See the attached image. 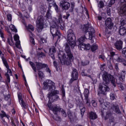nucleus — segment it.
<instances>
[{
    "mask_svg": "<svg viewBox=\"0 0 126 126\" xmlns=\"http://www.w3.org/2000/svg\"><path fill=\"white\" fill-rule=\"evenodd\" d=\"M75 39V34H74L73 31L72 30H69L67 32V43L65 46L64 50L65 53L63 54V52L61 51L60 54H59V58L62 64L71 65V62L73 61L74 57L72 54H71L69 46H70L72 49L75 47L76 45ZM62 55H63L62 57Z\"/></svg>",
    "mask_w": 126,
    "mask_h": 126,
    "instance_id": "f257e3e1",
    "label": "nucleus"
},
{
    "mask_svg": "<svg viewBox=\"0 0 126 126\" xmlns=\"http://www.w3.org/2000/svg\"><path fill=\"white\" fill-rule=\"evenodd\" d=\"M102 79L103 80V84H100L98 88V95L100 94H103V95H106L107 92L110 91V88L105 84H109L110 81L113 84H115V78L112 75L108 74L107 73H104L102 75Z\"/></svg>",
    "mask_w": 126,
    "mask_h": 126,
    "instance_id": "f03ea898",
    "label": "nucleus"
},
{
    "mask_svg": "<svg viewBox=\"0 0 126 126\" xmlns=\"http://www.w3.org/2000/svg\"><path fill=\"white\" fill-rule=\"evenodd\" d=\"M43 89L44 90H47L49 89V91H51L47 94V97L49 98V101L51 102H54V101H57L59 99V96L56 95V94L59 93V91H55L53 89V87L55 86V83L51 80H47L43 83Z\"/></svg>",
    "mask_w": 126,
    "mask_h": 126,
    "instance_id": "7ed1b4c3",
    "label": "nucleus"
},
{
    "mask_svg": "<svg viewBox=\"0 0 126 126\" xmlns=\"http://www.w3.org/2000/svg\"><path fill=\"white\" fill-rule=\"evenodd\" d=\"M55 25H52L50 28V32L53 37V39L56 38L59 40V39H61L62 38V34H61V32L58 31V25H57V23H63V20L62 19V15H60L59 16V21L55 22Z\"/></svg>",
    "mask_w": 126,
    "mask_h": 126,
    "instance_id": "20e7f679",
    "label": "nucleus"
},
{
    "mask_svg": "<svg viewBox=\"0 0 126 126\" xmlns=\"http://www.w3.org/2000/svg\"><path fill=\"white\" fill-rule=\"evenodd\" d=\"M30 64L32 66V69H33L34 71H35V72H36L37 70H38V75L39 77V78L42 79L44 77V73L39 70L44 67H47V64H43L40 63H36V67H35V64L31 62H30Z\"/></svg>",
    "mask_w": 126,
    "mask_h": 126,
    "instance_id": "39448f33",
    "label": "nucleus"
},
{
    "mask_svg": "<svg viewBox=\"0 0 126 126\" xmlns=\"http://www.w3.org/2000/svg\"><path fill=\"white\" fill-rule=\"evenodd\" d=\"M82 29L83 32L85 33H87V32H89V37L88 39H89V40H91L93 37H94L95 35V30L92 26H91V25L89 24L84 25L82 26Z\"/></svg>",
    "mask_w": 126,
    "mask_h": 126,
    "instance_id": "423d86ee",
    "label": "nucleus"
},
{
    "mask_svg": "<svg viewBox=\"0 0 126 126\" xmlns=\"http://www.w3.org/2000/svg\"><path fill=\"white\" fill-rule=\"evenodd\" d=\"M44 17L42 16H39L36 21V29L38 32H41L43 29L44 26Z\"/></svg>",
    "mask_w": 126,
    "mask_h": 126,
    "instance_id": "0eeeda50",
    "label": "nucleus"
},
{
    "mask_svg": "<svg viewBox=\"0 0 126 126\" xmlns=\"http://www.w3.org/2000/svg\"><path fill=\"white\" fill-rule=\"evenodd\" d=\"M71 79L70 80V83H72L74 80H77L78 78V73H77V70L73 68L72 74H71Z\"/></svg>",
    "mask_w": 126,
    "mask_h": 126,
    "instance_id": "6e6552de",
    "label": "nucleus"
},
{
    "mask_svg": "<svg viewBox=\"0 0 126 126\" xmlns=\"http://www.w3.org/2000/svg\"><path fill=\"white\" fill-rule=\"evenodd\" d=\"M60 6L63 10H67L70 7V3L66 1H61Z\"/></svg>",
    "mask_w": 126,
    "mask_h": 126,
    "instance_id": "1a4fd4ad",
    "label": "nucleus"
},
{
    "mask_svg": "<svg viewBox=\"0 0 126 126\" xmlns=\"http://www.w3.org/2000/svg\"><path fill=\"white\" fill-rule=\"evenodd\" d=\"M105 25L109 29H112L114 26V24L112 22V19L108 18L105 21Z\"/></svg>",
    "mask_w": 126,
    "mask_h": 126,
    "instance_id": "9d476101",
    "label": "nucleus"
},
{
    "mask_svg": "<svg viewBox=\"0 0 126 126\" xmlns=\"http://www.w3.org/2000/svg\"><path fill=\"white\" fill-rule=\"evenodd\" d=\"M14 39L16 41V47L18 49H21V45H20V40H19V36L17 34L15 35Z\"/></svg>",
    "mask_w": 126,
    "mask_h": 126,
    "instance_id": "9b49d317",
    "label": "nucleus"
},
{
    "mask_svg": "<svg viewBox=\"0 0 126 126\" xmlns=\"http://www.w3.org/2000/svg\"><path fill=\"white\" fill-rule=\"evenodd\" d=\"M7 65L8 67H7L6 65H5V66L7 69V73L6 74V76L7 77L8 82H10V78H9V75H12V71H11V70L9 69V66H8V64L7 63Z\"/></svg>",
    "mask_w": 126,
    "mask_h": 126,
    "instance_id": "f8f14e48",
    "label": "nucleus"
},
{
    "mask_svg": "<svg viewBox=\"0 0 126 126\" xmlns=\"http://www.w3.org/2000/svg\"><path fill=\"white\" fill-rule=\"evenodd\" d=\"M114 60L115 61H117L118 63H123V64L124 65H126V63H126V60H125L123 59H122L121 57H119L118 55H115L114 57Z\"/></svg>",
    "mask_w": 126,
    "mask_h": 126,
    "instance_id": "ddd939ff",
    "label": "nucleus"
},
{
    "mask_svg": "<svg viewBox=\"0 0 126 126\" xmlns=\"http://www.w3.org/2000/svg\"><path fill=\"white\" fill-rule=\"evenodd\" d=\"M115 46L117 50H121L123 48V41L122 40L117 41L115 43Z\"/></svg>",
    "mask_w": 126,
    "mask_h": 126,
    "instance_id": "4468645a",
    "label": "nucleus"
},
{
    "mask_svg": "<svg viewBox=\"0 0 126 126\" xmlns=\"http://www.w3.org/2000/svg\"><path fill=\"white\" fill-rule=\"evenodd\" d=\"M0 57L1 59H2V61L3 62V63L4 65H6L7 67H8L7 66V62H6V60L4 58V54L2 53V52H1V50L0 49Z\"/></svg>",
    "mask_w": 126,
    "mask_h": 126,
    "instance_id": "2eb2a0df",
    "label": "nucleus"
},
{
    "mask_svg": "<svg viewBox=\"0 0 126 126\" xmlns=\"http://www.w3.org/2000/svg\"><path fill=\"white\" fill-rule=\"evenodd\" d=\"M51 110L53 111L54 114L57 115L58 112L60 111L61 109L60 108V107L57 106V105H54L51 107Z\"/></svg>",
    "mask_w": 126,
    "mask_h": 126,
    "instance_id": "dca6fc26",
    "label": "nucleus"
},
{
    "mask_svg": "<svg viewBox=\"0 0 126 126\" xmlns=\"http://www.w3.org/2000/svg\"><path fill=\"white\" fill-rule=\"evenodd\" d=\"M126 27L123 26H120V30H119V33L120 35L124 36V35H126Z\"/></svg>",
    "mask_w": 126,
    "mask_h": 126,
    "instance_id": "f3484780",
    "label": "nucleus"
},
{
    "mask_svg": "<svg viewBox=\"0 0 126 126\" xmlns=\"http://www.w3.org/2000/svg\"><path fill=\"white\" fill-rule=\"evenodd\" d=\"M54 53H56V48L55 47H52L49 50V55H51V58L53 60H55V56H54Z\"/></svg>",
    "mask_w": 126,
    "mask_h": 126,
    "instance_id": "a211bd4d",
    "label": "nucleus"
},
{
    "mask_svg": "<svg viewBox=\"0 0 126 126\" xmlns=\"http://www.w3.org/2000/svg\"><path fill=\"white\" fill-rule=\"evenodd\" d=\"M120 13L121 14H124V15H126V4L122 7L120 11Z\"/></svg>",
    "mask_w": 126,
    "mask_h": 126,
    "instance_id": "6ab92c4d",
    "label": "nucleus"
},
{
    "mask_svg": "<svg viewBox=\"0 0 126 126\" xmlns=\"http://www.w3.org/2000/svg\"><path fill=\"white\" fill-rule=\"evenodd\" d=\"M19 103L21 105L22 108H24V109H27V108H28V104L24 102L23 100H21L20 101H19Z\"/></svg>",
    "mask_w": 126,
    "mask_h": 126,
    "instance_id": "aec40b11",
    "label": "nucleus"
},
{
    "mask_svg": "<svg viewBox=\"0 0 126 126\" xmlns=\"http://www.w3.org/2000/svg\"><path fill=\"white\" fill-rule=\"evenodd\" d=\"M1 113H0V117L2 120H3V119L4 118V117L7 118V119H9V115H7L6 113H5V112H4L3 111H1Z\"/></svg>",
    "mask_w": 126,
    "mask_h": 126,
    "instance_id": "412c9836",
    "label": "nucleus"
},
{
    "mask_svg": "<svg viewBox=\"0 0 126 126\" xmlns=\"http://www.w3.org/2000/svg\"><path fill=\"white\" fill-rule=\"evenodd\" d=\"M29 35L31 39L30 41L31 43L32 44V45H35V41L34 40V38H33L34 37V34H33V33H32L31 32H30Z\"/></svg>",
    "mask_w": 126,
    "mask_h": 126,
    "instance_id": "4be33fe9",
    "label": "nucleus"
},
{
    "mask_svg": "<svg viewBox=\"0 0 126 126\" xmlns=\"http://www.w3.org/2000/svg\"><path fill=\"white\" fill-rule=\"evenodd\" d=\"M90 119H91V120H95V119H97V115H96V113L93 112H91L90 114Z\"/></svg>",
    "mask_w": 126,
    "mask_h": 126,
    "instance_id": "5701e85b",
    "label": "nucleus"
},
{
    "mask_svg": "<svg viewBox=\"0 0 126 126\" xmlns=\"http://www.w3.org/2000/svg\"><path fill=\"white\" fill-rule=\"evenodd\" d=\"M48 9V7L47 5H43L40 7V11L41 13H44V12H46L47 9Z\"/></svg>",
    "mask_w": 126,
    "mask_h": 126,
    "instance_id": "b1692460",
    "label": "nucleus"
},
{
    "mask_svg": "<svg viewBox=\"0 0 126 126\" xmlns=\"http://www.w3.org/2000/svg\"><path fill=\"white\" fill-rule=\"evenodd\" d=\"M9 28L12 31V32H15V33H17V29L15 27V26L14 25H10L9 26Z\"/></svg>",
    "mask_w": 126,
    "mask_h": 126,
    "instance_id": "393cba45",
    "label": "nucleus"
},
{
    "mask_svg": "<svg viewBox=\"0 0 126 126\" xmlns=\"http://www.w3.org/2000/svg\"><path fill=\"white\" fill-rule=\"evenodd\" d=\"M87 39V37H86V35H85L84 36H82L78 39V42L79 44L83 43V42H85V41Z\"/></svg>",
    "mask_w": 126,
    "mask_h": 126,
    "instance_id": "a878e982",
    "label": "nucleus"
},
{
    "mask_svg": "<svg viewBox=\"0 0 126 126\" xmlns=\"http://www.w3.org/2000/svg\"><path fill=\"white\" fill-rule=\"evenodd\" d=\"M102 116L103 119H105V120H107V119H109V118H111V116H112V114H111L110 112L107 113L106 114V116H104V114H103V112H102Z\"/></svg>",
    "mask_w": 126,
    "mask_h": 126,
    "instance_id": "bb28decb",
    "label": "nucleus"
},
{
    "mask_svg": "<svg viewBox=\"0 0 126 126\" xmlns=\"http://www.w3.org/2000/svg\"><path fill=\"white\" fill-rule=\"evenodd\" d=\"M26 28L28 31H34V27L31 24H29L28 26H26Z\"/></svg>",
    "mask_w": 126,
    "mask_h": 126,
    "instance_id": "cd10ccee",
    "label": "nucleus"
},
{
    "mask_svg": "<svg viewBox=\"0 0 126 126\" xmlns=\"http://www.w3.org/2000/svg\"><path fill=\"white\" fill-rule=\"evenodd\" d=\"M97 49H98V45H97L96 44H94L92 45L91 47V51H92V52H95V51H96V50H97Z\"/></svg>",
    "mask_w": 126,
    "mask_h": 126,
    "instance_id": "c85d7f7f",
    "label": "nucleus"
},
{
    "mask_svg": "<svg viewBox=\"0 0 126 126\" xmlns=\"http://www.w3.org/2000/svg\"><path fill=\"white\" fill-rule=\"evenodd\" d=\"M18 124H19V122L16 118L12 120V126H16V125H18Z\"/></svg>",
    "mask_w": 126,
    "mask_h": 126,
    "instance_id": "c756f323",
    "label": "nucleus"
},
{
    "mask_svg": "<svg viewBox=\"0 0 126 126\" xmlns=\"http://www.w3.org/2000/svg\"><path fill=\"white\" fill-rule=\"evenodd\" d=\"M79 49L81 50V51H84L85 50V44L84 43H79Z\"/></svg>",
    "mask_w": 126,
    "mask_h": 126,
    "instance_id": "7c9ffc66",
    "label": "nucleus"
},
{
    "mask_svg": "<svg viewBox=\"0 0 126 126\" xmlns=\"http://www.w3.org/2000/svg\"><path fill=\"white\" fill-rule=\"evenodd\" d=\"M46 17L48 19H50V18H52V14L51 13V11H50V8H49V10L46 13Z\"/></svg>",
    "mask_w": 126,
    "mask_h": 126,
    "instance_id": "2f4dec72",
    "label": "nucleus"
},
{
    "mask_svg": "<svg viewBox=\"0 0 126 126\" xmlns=\"http://www.w3.org/2000/svg\"><path fill=\"white\" fill-rule=\"evenodd\" d=\"M104 5L105 4L103 1H99V3H98V7H99V8H103Z\"/></svg>",
    "mask_w": 126,
    "mask_h": 126,
    "instance_id": "473e14b6",
    "label": "nucleus"
},
{
    "mask_svg": "<svg viewBox=\"0 0 126 126\" xmlns=\"http://www.w3.org/2000/svg\"><path fill=\"white\" fill-rule=\"evenodd\" d=\"M114 110L115 111L117 114H120L121 111H120V109H119V106L116 105L114 106Z\"/></svg>",
    "mask_w": 126,
    "mask_h": 126,
    "instance_id": "72a5a7b5",
    "label": "nucleus"
},
{
    "mask_svg": "<svg viewBox=\"0 0 126 126\" xmlns=\"http://www.w3.org/2000/svg\"><path fill=\"white\" fill-rule=\"evenodd\" d=\"M120 24L121 26H124L126 24V19H122L120 21Z\"/></svg>",
    "mask_w": 126,
    "mask_h": 126,
    "instance_id": "f704fd0d",
    "label": "nucleus"
},
{
    "mask_svg": "<svg viewBox=\"0 0 126 126\" xmlns=\"http://www.w3.org/2000/svg\"><path fill=\"white\" fill-rule=\"evenodd\" d=\"M52 5L54 6L55 10L57 12L59 11V7H58V5L57 4H56V3H55V2L53 1V2H52Z\"/></svg>",
    "mask_w": 126,
    "mask_h": 126,
    "instance_id": "c9c22d12",
    "label": "nucleus"
},
{
    "mask_svg": "<svg viewBox=\"0 0 126 126\" xmlns=\"http://www.w3.org/2000/svg\"><path fill=\"white\" fill-rule=\"evenodd\" d=\"M7 42L10 46H13V40L12 38H8Z\"/></svg>",
    "mask_w": 126,
    "mask_h": 126,
    "instance_id": "e433bc0d",
    "label": "nucleus"
},
{
    "mask_svg": "<svg viewBox=\"0 0 126 126\" xmlns=\"http://www.w3.org/2000/svg\"><path fill=\"white\" fill-rule=\"evenodd\" d=\"M122 73L123 75L120 77V80L121 79H122V80L124 81V80H125V77H126V71H123Z\"/></svg>",
    "mask_w": 126,
    "mask_h": 126,
    "instance_id": "4c0bfd02",
    "label": "nucleus"
},
{
    "mask_svg": "<svg viewBox=\"0 0 126 126\" xmlns=\"http://www.w3.org/2000/svg\"><path fill=\"white\" fill-rule=\"evenodd\" d=\"M84 94L86 97H88V95L89 94V91L88 89H86L84 92Z\"/></svg>",
    "mask_w": 126,
    "mask_h": 126,
    "instance_id": "58836bf2",
    "label": "nucleus"
},
{
    "mask_svg": "<svg viewBox=\"0 0 126 126\" xmlns=\"http://www.w3.org/2000/svg\"><path fill=\"white\" fill-rule=\"evenodd\" d=\"M80 109L81 110V114L82 116H83L84 115V113H85V107H83L82 108H81V106L80 107Z\"/></svg>",
    "mask_w": 126,
    "mask_h": 126,
    "instance_id": "ea45409f",
    "label": "nucleus"
},
{
    "mask_svg": "<svg viewBox=\"0 0 126 126\" xmlns=\"http://www.w3.org/2000/svg\"><path fill=\"white\" fill-rule=\"evenodd\" d=\"M18 97L19 102L21 101V100H23L22 98V94H21V93H18Z\"/></svg>",
    "mask_w": 126,
    "mask_h": 126,
    "instance_id": "a19ab883",
    "label": "nucleus"
},
{
    "mask_svg": "<svg viewBox=\"0 0 126 126\" xmlns=\"http://www.w3.org/2000/svg\"><path fill=\"white\" fill-rule=\"evenodd\" d=\"M37 56L39 57V58H42L43 57H45V54L42 52H38Z\"/></svg>",
    "mask_w": 126,
    "mask_h": 126,
    "instance_id": "79ce46f5",
    "label": "nucleus"
},
{
    "mask_svg": "<svg viewBox=\"0 0 126 126\" xmlns=\"http://www.w3.org/2000/svg\"><path fill=\"white\" fill-rule=\"evenodd\" d=\"M40 44H44V43H47V40L44 38H41L39 40Z\"/></svg>",
    "mask_w": 126,
    "mask_h": 126,
    "instance_id": "37998d69",
    "label": "nucleus"
},
{
    "mask_svg": "<svg viewBox=\"0 0 126 126\" xmlns=\"http://www.w3.org/2000/svg\"><path fill=\"white\" fill-rule=\"evenodd\" d=\"M7 20H8V21H11L12 19V17L11 16V14H8L7 15Z\"/></svg>",
    "mask_w": 126,
    "mask_h": 126,
    "instance_id": "c03bdc74",
    "label": "nucleus"
},
{
    "mask_svg": "<svg viewBox=\"0 0 126 126\" xmlns=\"http://www.w3.org/2000/svg\"><path fill=\"white\" fill-rule=\"evenodd\" d=\"M90 49H91L90 44H85V50H90Z\"/></svg>",
    "mask_w": 126,
    "mask_h": 126,
    "instance_id": "a18cd8bd",
    "label": "nucleus"
},
{
    "mask_svg": "<svg viewBox=\"0 0 126 126\" xmlns=\"http://www.w3.org/2000/svg\"><path fill=\"white\" fill-rule=\"evenodd\" d=\"M110 99L111 100H115V94H110Z\"/></svg>",
    "mask_w": 126,
    "mask_h": 126,
    "instance_id": "49530a36",
    "label": "nucleus"
},
{
    "mask_svg": "<svg viewBox=\"0 0 126 126\" xmlns=\"http://www.w3.org/2000/svg\"><path fill=\"white\" fill-rule=\"evenodd\" d=\"M92 103L94 107H97V103H96V101H95V100H92Z\"/></svg>",
    "mask_w": 126,
    "mask_h": 126,
    "instance_id": "de8ad7c7",
    "label": "nucleus"
},
{
    "mask_svg": "<svg viewBox=\"0 0 126 126\" xmlns=\"http://www.w3.org/2000/svg\"><path fill=\"white\" fill-rule=\"evenodd\" d=\"M0 37L1 38H3V32H2V31H1V30H0Z\"/></svg>",
    "mask_w": 126,
    "mask_h": 126,
    "instance_id": "09e8293b",
    "label": "nucleus"
},
{
    "mask_svg": "<svg viewBox=\"0 0 126 126\" xmlns=\"http://www.w3.org/2000/svg\"><path fill=\"white\" fill-rule=\"evenodd\" d=\"M115 68L116 69V70H119V64L118 63H116L115 64Z\"/></svg>",
    "mask_w": 126,
    "mask_h": 126,
    "instance_id": "8fccbe9b",
    "label": "nucleus"
},
{
    "mask_svg": "<svg viewBox=\"0 0 126 126\" xmlns=\"http://www.w3.org/2000/svg\"><path fill=\"white\" fill-rule=\"evenodd\" d=\"M89 64V62L86 61L85 62H82L83 65H87V64Z\"/></svg>",
    "mask_w": 126,
    "mask_h": 126,
    "instance_id": "3c124183",
    "label": "nucleus"
},
{
    "mask_svg": "<svg viewBox=\"0 0 126 126\" xmlns=\"http://www.w3.org/2000/svg\"><path fill=\"white\" fill-rule=\"evenodd\" d=\"M9 98H10V95L9 94H8L5 96V100L7 101V100H8Z\"/></svg>",
    "mask_w": 126,
    "mask_h": 126,
    "instance_id": "603ef678",
    "label": "nucleus"
},
{
    "mask_svg": "<svg viewBox=\"0 0 126 126\" xmlns=\"http://www.w3.org/2000/svg\"><path fill=\"white\" fill-rule=\"evenodd\" d=\"M115 0H111L110 1L109 4H111V5H112V4H114V3H115Z\"/></svg>",
    "mask_w": 126,
    "mask_h": 126,
    "instance_id": "864d4df0",
    "label": "nucleus"
},
{
    "mask_svg": "<svg viewBox=\"0 0 126 126\" xmlns=\"http://www.w3.org/2000/svg\"><path fill=\"white\" fill-rule=\"evenodd\" d=\"M53 63H54V66H55V67H57L58 63L56 61H54Z\"/></svg>",
    "mask_w": 126,
    "mask_h": 126,
    "instance_id": "5fc2aeb1",
    "label": "nucleus"
},
{
    "mask_svg": "<svg viewBox=\"0 0 126 126\" xmlns=\"http://www.w3.org/2000/svg\"><path fill=\"white\" fill-rule=\"evenodd\" d=\"M99 59H102L103 60H105V56L103 55H100L99 57Z\"/></svg>",
    "mask_w": 126,
    "mask_h": 126,
    "instance_id": "6e6d98bb",
    "label": "nucleus"
},
{
    "mask_svg": "<svg viewBox=\"0 0 126 126\" xmlns=\"http://www.w3.org/2000/svg\"><path fill=\"white\" fill-rule=\"evenodd\" d=\"M75 3L74 2L71 3V8L73 9L74 8Z\"/></svg>",
    "mask_w": 126,
    "mask_h": 126,
    "instance_id": "4d7b16f0",
    "label": "nucleus"
},
{
    "mask_svg": "<svg viewBox=\"0 0 126 126\" xmlns=\"http://www.w3.org/2000/svg\"><path fill=\"white\" fill-rule=\"evenodd\" d=\"M0 27L1 28H2V27H3V22H2V21L0 22Z\"/></svg>",
    "mask_w": 126,
    "mask_h": 126,
    "instance_id": "13d9d810",
    "label": "nucleus"
},
{
    "mask_svg": "<svg viewBox=\"0 0 126 126\" xmlns=\"http://www.w3.org/2000/svg\"><path fill=\"white\" fill-rule=\"evenodd\" d=\"M104 106H105L106 108H107V109L110 108V105L109 104L106 105V103L104 104Z\"/></svg>",
    "mask_w": 126,
    "mask_h": 126,
    "instance_id": "bf43d9fd",
    "label": "nucleus"
},
{
    "mask_svg": "<svg viewBox=\"0 0 126 126\" xmlns=\"http://www.w3.org/2000/svg\"><path fill=\"white\" fill-rule=\"evenodd\" d=\"M103 66H105V64H103L101 65V67H100L101 70H104V68H103Z\"/></svg>",
    "mask_w": 126,
    "mask_h": 126,
    "instance_id": "052dcab7",
    "label": "nucleus"
},
{
    "mask_svg": "<svg viewBox=\"0 0 126 126\" xmlns=\"http://www.w3.org/2000/svg\"><path fill=\"white\" fill-rule=\"evenodd\" d=\"M110 55L113 57V56H115V52H110Z\"/></svg>",
    "mask_w": 126,
    "mask_h": 126,
    "instance_id": "680f3d73",
    "label": "nucleus"
},
{
    "mask_svg": "<svg viewBox=\"0 0 126 126\" xmlns=\"http://www.w3.org/2000/svg\"><path fill=\"white\" fill-rule=\"evenodd\" d=\"M46 71L49 72V73H51V70H50L49 68L46 69Z\"/></svg>",
    "mask_w": 126,
    "mask_h": 126,
    "instance_id": "e2e57ef3",
    "label": "nucleus"
},
{
    "mask_svg": "<svg viewBox=\"0 0 126 126\" xmlns=\"http://www.w3.org/2000/svg\"><path fill=\"white\" fill-rule=\"evenodd\" d=\"M99 102H100V104H103V103H104V100L103 99H102V100L99 99Z\"/></svg>",
    "mask_w": 126,
    "mask_h": 126,
    "instance_id": "0e129e2a",
    "label": "nucleus"
},
{
    "mask_svg": "<svg viewBox=\"0 0 126 126\" xmlns=\"http://www.w3.org/2000/svg\"><path fill=\"white\" fill-rule=\"evenodd\" d=\"M120 88L121 90H124V89H125V88L123 86H120Z\"/></svg>",
    "mask_w": 126,
    "mask_h": 126,
    "instance_id": "69168bd1",
    "label": "nucleus"
},
{
    "mask_svg": "<svg viewBox=\"0 0 126 126\" xmlns=\"http://www.w3.org/2000/svg\"><path fill=\"white\" fill-rule=\"evenodd\" d=\"M98 20H102V17H101V16H98Z\"/></svg>",
    "mask_w": 126,
    "mask_h": 126,
    "instance_id": "338daca9",
    "label": "nucleus"
},
{
    "mask_svg": "<svg viewBox=\"0 0 126 126\" xmlns=\"http://www.w3.org/2000/svg\"><path fill=\"white\" fill-rule=\"evenodd\" d=\"M63 18H64L65 19H67V17H66V16H63Z\"/></svg>",
    "mask_w": 126,
    "mask_h": 126,
    "instance_id": "774afa93",
    "label": "nucleus"
}]
</instances>
